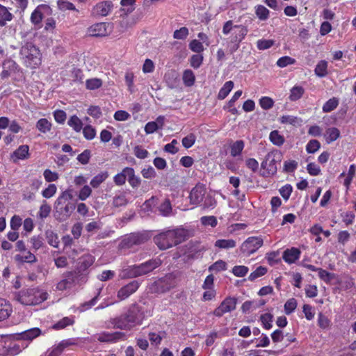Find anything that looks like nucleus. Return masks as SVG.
Segmentation results:
<instances>
[{
    "label": "nucleus",
    "instance_id": "nucleus-1",
    "mask_svg": "<svg viewBox=\"0 0 356 356\" xmlns=\"http://www.w3.org/2000/svg\"><path fill=\"white\" fill-rule=\"evenodd\" d=\"M143 319L144 314L140 307L133 304L126 312L111 318L110 323L114 328L131 330L135 326L140 325Z\"/></svg>",
    "mask_w": 356,
    "mask_h": 356
},
{
    "label": "nucleus",
    "instance_id": "nucleus-2",
    "mask_svg": "<svg viewBox=\"0 0 356 356\" xmlns=\"http://www.w3.org/2000/svg\"><path fill=\"white\" fill-rule=\"evenodd\" d=\"M186 238V232L181 228L165 229L154 236V242L162 250L181 243Z\"/></svg>",
    "mask_w": 356,
    "mask_h": 356
},
{
    "label": "nucleus",
    "instance_id": "nucleus-3",
    "mask_svg": "<svg viewBox=\"0 0 356 356\" xmlns=\"http://www.w3.org/2000/svg\"><path fill=\"white\" fill-rule=\"evenodd\" d=\"M47 293L38 288L23 289L18 292L17 300L24 305H35L47 299Z\"/></svg>",
    "mask_w": 356,
    "mask_h": 356
},
{
    "label": "nucleus",
    "instance_id": "nucleus-4",
    "mask_svg": "<svg viewBox=\"0 0 356 356\" xmlns=\"http://www.w3.org/2000/svg\"><path fill=\"white\" fill-rule=\"evenodd\" d=\"M161 264V261L159 259H154L140 265L131 266L123 270L122 277H136L142 276L152 272L153 270L160 266Z\"/></svg>",
    "mask_w": 356,
    "mask_h": 356
},
{
    "label": "nucleus",
    "instance_id": "nucleus-5",
    "mask_svg": "<svg viewBox=\"0 0 356 356\" xmlns=\"http://www.w3.org/2000/svg\"><path fill=\"white\" fill-rule=\"evenodd\" d=\"M20 54L27 67L35 68L41 63V54L38 48L30 42L26 43L20 50Z\"/></svg>",
    "mask_w": 356,
    "mask_h": 356
},
{
    "label": "nucleus",
    "instance_id": "nucleus-6",
    "mask_svg": "<svg viewBox=\"0 0 356 356\" xmlns=\"http://www.w3.org/2000/svg\"><path fill=\"white\" fill-rule=\"evenodd\" d=\"M73 195L70 190H66L61 193L56 200V208L58 212L68 218L76 208L74 203L70 202Z\"/></svg>",
    "mask_w": 356,
    "mask_h": 356
},
{
    "label": "nucleus",
    "instance_id": "nucleus-7",
    "mask_svg": "<svg viewBox=\"0 0 356 356\" xmlns=\"http://www.w3.org/2000/svg\"><path fill=\"white\" fill-rule=\"evenodd\" d=\"M264 243L261 236L248 237L241 245V251L244 254L249 256L257 251Z\"/></svg>",
    "mask_w": 356,
    "mask_h": 356
},
{
    "label": "nucleus",
    "instance_id": "nucleus-8",
    "mask_svg": "<svg viewBox=\"0 0 356 356\" xmlns=\"http://www.w3.org/2000/svg\"><path fill=\"white\" fill-rule=\"evenodd\" d=\"M280 159V154L277 152L268 153L261 163V167L266 172H264V176H270L276 173L277 167V162Z\"/></svg>",
    "mask_w": 356,
    "mask_h": 356
},
{
    "label": "nucleus",
    "instance_id": "nucleus-9",
    "mask_svg": "<svg viewBox=\"0 0 356 356\" xmlns=\"http://www.w3.org/2000/svg\"><path fill=\"white\" fill-rule=\"evenodd\" d=\"M236 299L234 298H226L220 305L213 311V315L218 317L222 316L225 313L231 312L236 309Z\"/></svg>",
    "mask_w": 356,
    "mask_h": 356
},
{
    "label": "nucleus",
    "instance_id": "nucleus-10",
    "mask_svg": "<svg viewBox=\"0 0 356 356\" xmlns=\"http://www.w3.org/2000/svg\"><path fill=\"white\" fill-rule=\"evenodd\" d=\"M109 24L99 22L92 24L87 29V33L92 37H105L110 34Z\"/></svg>",
    "mask_w": 356,
    "mask_h": 356
},
{
    "label": "nucleus",
    "instance_id": "nucleus-11",
    "mask_svg": "<svg viewBox=\"0 0 356 356\" xmlns=\"http://www.w3.org/2000/svg\"><path fill=\"white\" fill-rule=\"evenodd\" d=\"M112 8L113 3L111 1H102L92 7L91 15L93 17H105L111 12Z\"/></svg>",
    "mask_w": 356,
    "mask_h": 356
},
{
    "label": "nucleus",
    "instance_id": "nucleus-12",
    "mask_svg": "<svg viewBox=\"0 0 356 356\" xmlns=\"http://www.w3.org/2000/svg\"><path fill=\"white\" fill-rule=\"evenodd\" d=\"M207 194L206 187L203 184H197L191 191L189 198L192 204L197 205L202 203Z\"/></svg>",
    "mask_w": 356,
    "mask_h": 356
},
{
    "label": "nucleus",
    "instance_id": "nucleus-13",
    "mask_svg": "<svg viewBox=\"0 0 356 356\" xmlns=\"http://www.w3.org/2000/svg\"><path fill=\"white\" fill-rule=\"evenodd\" d=\"M125 334L121 332H104L97 335V339L100 342L115 343L124 339Z\"/></svg>",
    "mask_w": 356,
    "mask_h": 356
},
{
    "label": "nucleus",
    "instance_id": "nucleus-14",
    "mask_svg": "<svg viewBox=\"0 0 356 356\" xmlns=\"http://www.w3.org/2000/svg\"><path fill=\"white\" fill-rule=\"evenodd\" d=\"M148 239L145 234L133 233L124 238L123 243L127 247H131L134 245H139L145 243Z\"/></svg>",
    "mask_w": 356,
    "mask_h": 356
},
{
    "label": "nucleus",
    "instance_id": "nucleus-15",
    "mask_svg": "<svg viewBox=\"0 0 356 356\" xmlns=\"http://www.w3.org/2000/svg\"><path fill=\"white\" fill-rule=\"evenodd\" d=\"M138 287L139 283L137 281H132L119 290L118 297L120 300H124L136 291Z\"/></svg>",
    "mask_w": 356,
    "mask_h": 356
},
{
    "label": "nucleus",
    "instance_id": "nucleus-16",
    "mask_svg": "<svg viewBox=\"0 0 356 356\" xmlns=\"http://www.w3.org/2000/svg\"><path fill=\"white\" fill-rule=\"evenodd\" d=\"M30 156L29 147L27 145H22L16 149L10 157L14 163L17 162L19 160H25Z\"/></svg>",
    "mask_w": 356,
    "mask_h": 356
},
{
    "label": "nucleus",
    "instance_id": "nucleus-17",
    "mask_svg": "<svg viewBox=\"0 0 356 356\" xmlns=\"http://www.w3.org/2000/svg\"><path fill=\"white\" fill-rule=\"evenodd\" d=\"M300 254L301 252L298 248H291L284 251L282 258L286 263L291 264L300 258Z\"/></svg>",
    "mask_w": 356,
    "mask_h": 356
},
{
    "label": "nucleus",
    "instance_id": "nucleus-18",
    "mask_svg": "<svg viewBox=\"0 0 356 356\" xmlns=\"http://www.w3.org/2000/svg\"><path fill=\"white\" fill-rule=\"evenodd\" d=\"M50 10L49 6L47 5L42 4L38 6L31 14V22L35 25L40 24L43 19V13Z\"/></svg>",
    "mask_w": 356,
    "mask_h": 356
},
{
    "label": "nucleus",
    "instance_id": "nucleus-19",
    "mask_svg": "<svg viewBox=\"0 0 356 356\" xmlns=\"http://www.w3.org/2000/svg\"><path fill=\"white\" fill-rule=\"evenodd\" d=\"M12 312L11 305L5 299L0 298V321L7 319Z\"/></svg>",
    "mask_w": 356,
    "mask_h": 356
},
{
    "label": "nucleus",
    "instance_id": "nucleus-20",
    "mask_svg": "<svg viewBox=\"0 0 356 356\" xmlns=\"http://www.w3.org/2000/svg\"><path fill=\"white\" fill-rule=\"evenodd\" d=\"M248 30L247 27L243 25L235 26L234 32L233 33V42H241L247 35Z\"/></svg>",
    "mask_w": 356,
    "mask_h": 356
},
{
    "label": "nucleus",
    "instance_id": "nucleus-21",
    "mask_svg": "<svg viewBox=\"0 0 356 356\" xmlns=\"http://www.w3.org/2000/svg\"><path fill=\"white\" fill-rule=\"evenodd\" d=\"M69 346V343L66 341H62L57 346H53L47 352L46 356H60L64 349Z\"/></svg>",
    "mask_w": 356,
    "mask_h": 356
},
{
    "label": "nucleus",
    "instance_id": "nucleus-22",
    "mask_svg": "<svg viewBox=\"0 0 356 356\" xmlns=\"http://www.w3.org/2000/svg\"><path fill=\"white\" fill-rule=\"evenodd\" d=\"M124 172L127 173L128 176V182L133 188H137L139 186L140 184V177L135 175V172L134 168L126 167Z\"/></svg>",
    "mask_w": 356,
    "mask_h": 356
},
{
    "label": "nucleus",
    "instance_id": "nucleus-23",
    "mask_svg": "<svg viewBox=\"0 0 356 356\" xmlns=\"http://www.w3.org/2000/svg\"><path fill=\"white\" fill-rule=\"evenodd\" d=\"M23 254H18L15 256V261L18 262L33 263L36 261L35 256L30 251L23 252Z\"/></svg>",
    "mask_w": 356,
    "mask_h": 356
},
{
    "label": "nucleus",
    "instance_id": "nucleus-24",
    "mask_svg": "<svg viewBox=\"0 0 356 356\" xmlns=\"http://www.w3.org/2000/svg\"><path fill=\"white\" fill-rule=\"evenodd\" d=\"M244 147L245 143L242 140H238L232 143L230 145L231 155L233 157H236L241 155Z\"/></svg>",
    "mask_w": 356,
    "mask_h": 356
},
{
    "label": "nucleus",
    "instance_id": "nucleus-25",
    "mask_svg": "<svg viewBox=\"0 0 356 356\" xmlns=\"http://www.w3.org/2000/svg\"><path fill=\"white\" fill-rule=\"evenodd\" d=\"M12 19L13 14L8 11L6 7L0 4V26H5L7 22L11 21Z\"/></svg>",
    "mask_w": 356,
    "mask_h": 356
},
{
    "label": "nucleus",
    "instance_id": "nucleus-26",
    "mask_svg": "<svg viewBox=\"0 0 356 356\" xmlns=\"http://www.w3.org/2000/svg\"><path fill=\"white\" fill-rule=\"evenodd\" d=\"M339 136H340L339 130L336 127H331V128H328L326 130L324 137L327 143H331L335 141L339 137Z\"/></svg>",
    "mask_w": 356,
    "mask_h": 356
},
{
    "label": "nucleus",
    "instance_id": "nucleus-27",
    "mask_svg": "<svg viewBox=\"0 0 356 356\" xmlns=\"http://www.w3.org/2000/svg\"><path fill=\"white\" fill-rule=\"evenodd\" d=\"M67 124L76 132H79L83 129L82 121L75 115L70 118Z\"/></svg>",
    "mask_w": 356,
    "mask_h": 356
},
{
    "label": "nucleus",
    "instance_id": "nucleus-28",
    "mask_svg": "<svg viewBox=\"0 0 356 356\" xmlns=\"http://www.w3.org/2000/svg\"><path fill=\"white\" fill-rule=\"evenodd\" d=\"M305 92V89L300 86H295L290 90L289 99L297 101L300 99Z\"/></svg>",
    "mask_w": 356,
    "mask_h": 356
},
{
    "label": "nucleus",
    "instance_id": "nucleus-29",
    "mask_svg": "<svg viewBox=\"0 0 356 356\" xmlns=\"http://www.w3.org/2000/svg\"><path fill=\"white\" fill-rule=\"evenodd\" d=\"M182 80L186 86L190 87L194 85L195 76L191 70H186L184 71Z\"/></svg>",
    "mask_w": 356,
    "mask_h": 356
},
{
    "label": "nucleus",
    "instance_id": "nucleus-30",
    "mask_svg": "<svg viewBox=\"0 0 356 356\" xmlns=\"http://www.w3.org/2000/svg\"><path fill=\"white\" fill-rule=\"evenodd\" d=\"M315 74L318 77H324L327 74V62L321 60L316 65L314 70Z\"/></svg>",
    "mask_w": 356,
    "mask_h": 356
},
{
    "label": "nucleus",
    "instance_id": "nucleus-31",
    "mask_svg": "<svg viewBox=\"0 0 356 356\" xmlns=\"http://www.w3.org/2000/svg\"><path fill=\"white\" fill-rule=\"evenodd\" d=\"M236 245V243L233 239H219L215 242V246L220 249L233 248Z\"/></svg>",
    "mask_w": 356,
    "mask_h": 356
},
{
    "label": "nucleus",
    "instance_id": "nucleus-32",
    "mask_svg": "<svg viewBox=\"0 0 356 356\" xmlns=\"http://www.w3.org/2000/svg\"><path fill=\"white\" fill-rule=\"evenodd\" d=\"M51 123L46 118L40 119L36 123V128L39 131L46 134L51 129Z\"/></svg>",
    "mask_w": 356,
    "mask_h": 356
},
{
    "label": "nucleus",
    "instance_id": "nucleus-33",
    "mask_svg": "<svg viewBox=\"0 0 356 356\" xmlns=\"http://www.w3.org/2000/svg\"><path fill=\"white\" fill-rule=\"evenodd\" d=\"M234 87V82L232 81H229L225 83L223 86L220 88L218 94V98L219 99H224L230 92Z\"/></svg>",
    "mask_w": 356,
    "mask_h": 356
},
{
    "label": "nucleus",
    "instance_id": "nucleus-34",
    "mask_svg": "<svg viewBox=\"0 0 356 356\" xmlns=\"http://www.w3.org/2000/svg\"><path fill=\"white\" fill-rule=\"evenodd\" d=\"M108 173L107 172H102L95 176L90 181V184L92 188H97L108 178Z\"/></svg>",
    "mask_w": 356,
    "mask_h": 356
},
{
    "label": "nucleus",
    "instance_id": "nucleus-35",
    "mask_svg": "<svg viewBox=\"0 0 356 356\" xmlns=\"http://www.w3.org/2000/svg\"><path fill=\"white\" fill-rule=\"evenodd\" d=\"M255 14L260 20L265 21L268 19L270 11L265 6L259 5L255 7Z\"/></svg>",
    "mask_w": 356,
    "mask_h": 356
},
{
    "label": "nucleus",
    "instance_id": "nucleus-36",
    "mask_svg": "<svg viewBox=\"0 0 356 356\" xmlns=\"http://www.w3.org/2000/svg\"><path fill=\"white\" fill-rule=\"evenodd\" d=\"M339 105V99L337 97H332L327 100L323 106L324 113H330L334 110Z\"/></svg>",
    "mask_w": 356,
    "mask_h": 356
},
{
    "label": "nucleus",
    "instance_id": "nucleus-37",
    "mask_svg": "<svg viewBox=\"0 0 356 356\" xmlns=\"http://www.w3.org/2000/svg\"><path fill=\"white\" fill-rule=\"evenodd\" d=\"M160 213L163 216H168L172 213V209L169 200H165L159 207Z\"/></svg>",
    "mask_w": 356,
    "mask_h": 356
},
{
    "label": "nucleus",
    "instance_id": "nucleus-38",
    "mask_svg": "<svg viewBox=\"0 0 356 356\" xmlns=\"http://www.w3.org/2000/svg\"><path fill=\"white\" fill-rule=\"evenodd\" d=\"M41 330L38 327L27 330L22 333V337L24 339L33 340L40 336Z\"/></svg>",
    "mask_w": 356,
    "mask_h": 356
},
{
    "label": "nucleus",
    "instance_id": "nucleus-39",
    "mask_svg": "<svg viewBox=\"0 0 356 356\" xmlns=\"http://www.w3.org/2000/svg\"><path fill=\"white\" fill-rule=\"evenodd\" d=\"M270 140L277 146H281L284 143V138L278 131L275 130L270 132Z\"/></svg>",
    "mask_w": 356,
    "mask_h": 356
},
{
    "label": "nucleus",
    "instance_id": "nucleus-40",
    "mask_svg": "<svg viewBox=\"0 0 356 356\" xmlns=\"http://www.w3.org/2000/svg\"><path fill=\"white\" fill-rule=\"evenodd\" d=\"M202 202L203 209H213L217 204V202L214 197L209 193L206 194Z\"/></svg>",
    "mask_w": 356,
    "mask_h": 356
},
{
    "label": "nucleus",
    "instance_id": "nucleus-41",
    "mask_svg": "<svg viewBox=\"0 0 356 356\" xmlns=\"http://www.w3.org/2000/svg\"><path fill=\"white\" fill-rule=\"evenodd\" d=\"M102 86V81L98 78H92L87 79L86 81V87L88 90H95L99 88Z\"/></svg>",
    "mask_w": 356,
    "mask_h": 356
},
{
    "label": "nucleus",
    "instance_id": "nucleus-42",
    "mask_svg": "<svg viewBox=\"0 0 356 356\" xmlns=\"http://www.w3.org/2000/svg\"><path fill=\"white\" fill-rule=\"evenodd\" d=\"M74 321L73 318L64 317L56 324L54 325L53 327L56 330L63 329L67 325H71L74 323Z\"/></svg>",
    "mask_w": 356,
    "mask_h": 356
},
{
    "label": "nucleus",
    "instance_id": "nucleus-43",
    "mask_svg": "<svg viewBox=\"0 0 356 356\" xmlns=\"http://www.w3.org/2000/svg\"><path fill=\"white\" fill-rule=\"evenodd\" d=\"M48 243L54 248H58L59 245V239L56 234L52 231H48L46 233Z\"/></svg>",
    "mask_w": 356,
    "mask_h": 356
},
{
    "label": "nucleus",
    "instance_id": "nucleus-44",
    "mask_svg": "<svg viewBox=\"0 0 356 356\" xmlns=\"http://www.w3.org/2000/svg\"><path fill=\"white\" fill-rule=\"evenodd\" d=\"M189 49L197 54L202 53L204 50V46L202 42H201L200 40L194 39L192 40L189 43Z\"/></svg>",
    "mask_w": 356,
    "mask_h": 356
},
{
    "label": "nucleus",
    "instance_id": "nucleus-45",
    "mask_svg": "<svg viewBox=\"0 0 356 356\" xmlns=\"http://www.w3.org/2000/svg\"><path fill=\"white\" fill-rule=\"evenodd\" d=\"M280 122L282 124H289L291 125L300 124L301 123L300 119L293 115H283L280 118Z\"/></svg>",
    "mask_w": 356,
    "mask_h": 356
},
{
    "label": "nucleus",
    "instance_id": "nucleus-46",
    "mask_svg": "<svg viewBox=\"0 0 356 356\" xmlns=\"http://www.w3.org/2000/svg\"><path fill=\"white\" fill-rule=\"evenodd\" d=\"M273 318V315L269 313H266L261 316L260 320L265 329L269 330L272 327Z\"/></svg>",
    "mask_w": 356,
    "mask_h": 356
},
{
    "label": "nucleus",
    "instance_id": "nucleus-47",
    "mask_svg": "<svg viewBox=\"0 0 356 356\" xmlns=\"http://www.w3.org/2000/svg\"><path fill=\"white\" fill-rule=\"evenodd\" d=\"M204 57L200 54L193 55L190 58V65L192 67L197 69L203 62Z\"/></svg>",
    "mask_w": 356,
    "mask_h": 356
},
{
    "label": "nucleus",
    "instance_id": "nucleus-48",
    "mask_svg": "<svg viewBox=\"0 0 356 356\" xmlns=\"http://www.w3.org/2000/svg\"><path fill=\"white\" fill-rule=\"evenodd\" d=\"M82 129L83 136L86 139L90 140L95 138L96 136V130L91 125H86Z\"/></svg>",
    "mask_w": 356,
    "mask_h": 356
},
{
    "label": "nucleus",
    "instance_id": "nucleus-49",
    "mask_svg": "<svg viewBox=\"0 0 356 356\" xmlns=\"http://www.w3.org/2000/svg\"><path fill=\"white\" fill-rule=\"evenodd\" d=\"M188 35H189L188 29L185 26H183V27L180 28L179 29H177L174 31L173 38L175 39H177V40H184L188 37Z\"/></svg>",
    "mask_w": 356,
    "mask_h": 356
},
{
    "label": "nucleus",
    "instance_id": "nucleus-50",
    "mask_svg": "<svg viewBox=\"0 0 356 356\" xmlns=\"http://www.w3.org/2000/svg\"><path fill=\"white\" fill-rule=\"evenodd\" d=\"M267 272V268L263 266H259L256 268V270L250 273L248 277V280L250 281H254L259 277L264 275Z\"/></svg>",
    "mask_w": 356,
    "mask_h": 356
},
{
    "label": "nucleus",
    "instance_id": "nucleus-51",
    "mask_svg": "<svg viewBox=\"0 0 356 356\" xmlns=\"http://www.w3.org/2000/svg\"><path fill=\"white\" fill-rule=\"evenodd\" d=\"M51 210V207L45 201H43L39 209L38 216L41 219L45 218L49 215Z\"/></svg>",
    "mask_w": 356,
    "mask_h": 356
},
{
    "label": "nucleus",
    "instance_id": "nucleus-52",
    "mask_svg": "<svg viewBox=\"0 0 356 356\" xmlns=\"http://www.w3.org/2000/svg\"><path fill=\"white\" fill-rule=\"evenodd\" d=\"M125 171V168L122 170L121 172L118 173L113 177L114 183L118 186H122L125 184L127 178L128 179V176Z\"/></svg>",
    "mask_w": 356,
    "mask_h": 356
},
{
    "label": "nucleus",
    "instance_id": "nucleus-53",
    "mask_svg": "<svg viewBox=\"0 0 356 356\" xmlns=\"http://www.w3.org/2000/svg\"><path fill=\"white\" fill-rule=\"evenodd\" d=\"M297 307V301L295 298L289 299L284 304L285 314L289 315L291 314Z\"/></svg>",
    "mask_w": 356,
    "mask_h": 356
},
{
    "label": "nucleus",
    "instance_id": "nucleus-54",
    "mask_svg": "<svg viewBox=\"0 0 356 356\" xmlns=\"http://www.w3.org/2000/svg\"><path fill=\"white\" fill-rule=\"evenodd\" d=\"M92 194V189L88 185H84L79 191L78 197L80 200L84 201L88 198Z\"/></svg>",
    "mask_w": 356,
    "mask_h": 356
},
{
    "label": "nucleus",
    "instance_id": "nucleus-55",
    "mask_svg": "<svg viewBox=\"0 0 356 356\" xmlns=\"http://www.w3.org/2000/svg\"><path fill=\"white\" fill-rule=\"evenodd\" d=\"M43 175L44 179L47 182L56 181L59 178L58 173H57L56 172H53L49 169H46L43 172Z\"/></svg>",
    "mask_w": 356,
    "mask_h": 356
},
{
    "label": "nucleus",
    "instance_id": "nucleus-56",
    "mask_svg": "<svg viewBox=\"0 0 356 356\" xmlns=\"http://www.w3.org/2000/svg\"><path fill=\"white\" fill-rule=\"evenodd\" d=\"M57 191L56 186L54 184H49L48 187L42 191V195L44 198H51Z\"/></svg>",
    "mask_w": 356,
    "mask_h": 356
},
{
    "label": "nucleus",
    "instance_id": "nucleus-57",
    "mask_svg": "<svg viewBox=\"0 0 356 356\" xmlns=\"http://www.w3.org/2000/svg\"><path fill=\"white\" fill-rule=\"evenodd\" d=\"M318 273L320 279H321L326 283H330L331 280H333L334 277V274L330 273L328 271L321 268H319Z\"/></svg>",
    "mask_w": 356,
    "mask_h": 356
},
{
    "label": "nucleus",
    "instance_id": "nucleus-58",
    "mask_svg": "<svg viewBox=\"0 0 356 356\" xmlns=\"http://www.w3.org/2000/svg\"><path fill=\"white\" fill-rule=\"evenodd\" d=\"M163 336H164V332H163V333L150 332L149 334V339L152 345L158 346L161 343Z\"/></svg>",
    "mask_w": 356,
    "mask_h": 356
},
{
    "label": "nucleus",
    "instance_id": "nucleus-59",
    "mask_svg": "<svg viewBox=\"0 0 356 356\" xmlns=\"http://www.w3.org/2000/svg\"><path fill=\"white\" fill-rule=\"evenodd\" d=\"M321 147L320 143L316 140H311L306 146V150L309 154H313L318 151Z\"/></svg>",
    "mask_w": 356,
    "mask_h": 356
},
{
    "label": "nucleus",
    "instance_id": "nucleus-60",
    "mask_svg": "<svg viewBox=\"0 0 356 356\" xmlns=\"http://www.w3.org/2000/svg\"><path fill=\"white\" fill-rule=\"evenodd\" d=\"M58 7L60 10H75L76 8L74 6V4L70 1H67L66 0H58L57 2Z\"/></svg>",
    "mask_w": 356,
    "mask_h": 356
},
{
    "label": "nucleus",
    "instance_id": "nucleus-61",
    "mask_svg": "<svg viewBox=\"0 0 356 356\" xmlns=\"http://www.w3.org/2000/svg\"><path fill=\"white\" fill-rule=\"evenodd\" d=\"M128 201L126 198V196L124 194L121 193L120 195H116L113 198V204L116 207H122L125 206L127 204Z\"/></svg>",
    "mask_w": 356,
    "mask_h": 356
},
{
    "label": "nucleus",
    "instance_id": "nucleus-62",
    "mask_svg": "<svg viewBox=\"0 0 356 356\" xmlns=\"http://www.w3.org/2000/svg\"><path fill=\"white\" fill-rule=\"evenodd\" d=\"M296 63V60L289 56H283L279 58L277 61V65L280 67H284L289 65H292Z\"/></svg>",
    "mask_w": 356,
    "mask_h": 356
},
{
    "label": "nucleus",
    "instance_id": "nucleus-63",
    "mask_svg": "<svg viewBox=\"0 0 356 356\" xmlns=\"http://www.w3.org/2000/svg\"><path fill=\"white\" fill-rule=\"evenodd\" d=\"M226 268L227 264L222 260H218L209 268V270L218 272L226 270Z\"/></svg>",
    "mask_w": 356,
    "mask_h": 356
},
{
    "label": "nucleus",
    "instance_id": "nucleus-64",
    "mask_svg": "<svg viewBox=\"0 0 356 356\" xmlns=\"http://www.w3.org/2000/svg\"><path fill=\"white\" fill-rule=\"evenodd\" d=\"M259 104L263 109L268 110L273 106V100L268 97H263L259 99Z\"/></svg>",
    "mask_w": 356,
    "mask_h": 356
}]
</instances>
